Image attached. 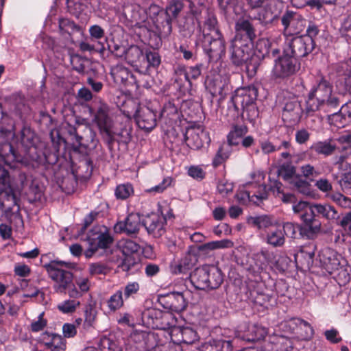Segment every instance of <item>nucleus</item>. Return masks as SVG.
<instances>
[{"mask_svg": "<svg viewBox=\"0 0 351 351\" xmlns=\"http://www.w3.org/2000/svg\"><path fill=\"white\" fill-rule=\"evenodd\" d=\"M339 106V99L335 93H332V86L320 77L316 80L308 93L304 111L307 115H311L321 108H337Z\"/></svg>", "mask_w": 351, "mask_h": 351, "instance_id": "obj_1", "label": "nucleus"}, {"mask_svg": "<svg viewBox=\"0 0 351 351\" xmlns=\"http://www.w3.org/2000/svg\"><path fill=\"white\" fill-rule=\"evenodd\" d=\"M300 69V64L295 58L287 53L274 60L271 76L274 80H285L295 74Z\"/></svg>", "mask_w": 351, "mask_h": 351, "instance_id": "obj_2", "label": "nucleus"}, {"mask_svg": "<svg viewBox=\"0 0 351 351\" xmlns=\"http://www.w3.org/2000/svg\"><path fill=\"white\" fill-rule=\"evenodd\" d=\"M254 259L255 266H252L249 270L255 277H259L262 272L267 271L268 269L274 271L282 270L277 255L268 250H261L254 254Z\"/></svg>", "mask_w": 351, "mask_h": 351, "instance_id": "obj_3", "label": "nucleus"}, {"mask_svg": "<svg viewBox=\"0 0 351 351\" xmlns=\"http://www.w3.org/2000/svg\"><path fill=\"white\" fill-rule=\"evenodd\" d=\"M63 264V262H51L45 266L49 276L55 282L53 289L58 293H65L73 278L70 271L60 267Z\"/></svg>", "mask_w": 351, "mask_h": 351, "instance_id": "obj_4", "label": "nucleus"}, {"mask_svg": "<svg viewBox=\"0 0 351 351\" xmlns=\"http://www.w3.org/2000/svg\"><path fill=\"white\" fill-rule=\"evenodd\" d=\"M112 241L106 227H95L87 236L89 247L85 252L86 256L90 257L98 248L108 247Z\"/></svg>", "mask_w": 351, "mask_h": 351, "instance_id": "obj_5", "label": "nucleus"}, {"mask_svg": "<svg viewBox=\"0 0 351 351\" xmlns=\"http://www.w3.org/2000/svg\"><path fill=\"white\" fill-rule=\"evenodd\" d=\"M253 47V43H250L248 40L245 42L239 38H233L230 47L232 63L238 66L247 63L252 56Z\"/></svg>", "mask_w": 351, "mask_h": 351, "instance_id": "obj_6", "label": "nucleus"}, {"mask_svg": "<svg viewBox=\"0 0 351 351\" xmlns=\"http://www.w3.org/2000/svg\"><path fill=\"white\" fill-rule=\"evenodd\" d=\"M278 173L280 178L291 184L300 193L310 194L309 183L296 175L294 166L289 163H284L278 168Z\"/></svg>", "mask_w": 351, "mask_h": 351, "instance_id": "obj_7", "label": "nucleus"}, {"mask_svg": "<svg viewBox=\"0 0 351 351\" xmlns=\"http://www.w3.org/2000/svg\"><path fill=\"white\" fill-rule=\"evenodd\" d=\"M213 274L212 286H216L219 282V275L217 271V267L214 265H204L195 269L191 276V282L193 286L197 289H208L209 282L208 274Z\"/></svg>", "mask_w": 351, "mask_h": 351, "instance_id": "obj_8", "label": "nucleus"}, {"mask_svg": "<svg viewBox=\"0 0 351 351\" xmlns=\"http://www.w3.org/2000/svg\"><path fill=\"white\" fill-rule=\"evenodd\" d=\"M315 47V42L308 37L304 36L293 37L285 48L287 53L293 58H302L310 53Z\"/></svg>", "mask_w": 351, "mask_h": 351, "instance_id": "obj_9", "label": "nucleus"}, {"mask_svg": "<svg viewBox=\"0 0 351 351\" xmlns=\"http://www.w3.org/2000/svg\"><path fill=\"white\" fill-rule=\"evenodd\" d=\"M89 112L93 117V122L97 125L100 132L109 136L112 127V119L109 116L108 106L100 101L95 108H89Z\"/></svg>", "mask_w": 351, "mask_h": 351, "instance_id": "obj_10", "label": "nucleus"}, {"mask_svg": "<svg viewBox=\"0 0 351 351\" xmlns=\"http://www.w3.org/2000/svg\"><path fill=\"white\" fill-rule=\"evenodd\" d=\"M257 94V89L254 86L237 88L232 97V101L237 107L240 106L243 110H250L255 112L254 102Z\"/></svg>", "mask_w": 351, "mask_h": 351, "instance_id": "obj_11", "label": "nucleus"}, {"mask_svg": "<svg viewBox=\"0 0 351 351\" xmlns=\"http://www.w3.org/2000/svg\"><path fill=\"white\" fill-rule=\"evenodd\" d=\"M202 45L210 62H217L225 55V41L221 34L206 37L205 39L202 40Z\"/></svg>", "mask_w": 351, "mask_h": 351, "instance_id": "obj_12", "label": "nucleus"}, {"mask_svg": "<svg viewBox=\"0 0 351 351\" xmlns=\"http://www.w3.org/2000/svg\"><path fill=\"white\" fill-rule=\"evenodd\" d=\"M315 210L313 204L306 212L300 215V219L303 223L300 228V234L306 238H313L320 230V223L315 219Z\"/></svg>", "mask_w": 351, "mask_h": 351, "instance_id": "obj_13", "label": "nucleus"}, {"mask_svg": "<svg viewBox=\"0 0 351 351\" xmlns=\"http://www.w3.org/2000/svg\"><path fill=\"white\" fill-rule=\"evenodd\" d=\"M184 139L187 145L193 149H199L210 141L208 133L199 125L187 128Z\"/></svg>", "mask_w": 351, "mask_h": 351, "instance_id": "obj_14", "label": "nucleus"}, {"mask_svg": "<svg viewBox=\"0 0 351 351\" xmlns=\"http://www.w3.org/2000/svg\"><path fill=\"white\" fill-rule=\"evenodd\" d=\"M134 119L138 128L146 131H151L156 125V112L146 106H138Z\"/></svg>", "mask_w": 351, "mask_h": 351, "instance_id": "obj_15", "label": "nucleus"}, {"mask_svg": "<svg viewBox=\"0 0 351 351\" xmlns=\"http://www.w3.org/2000/svg\"><path fill=\"white\" fill-rule=\"evenodd\" d=\"M285 331L298 335L300 339H307L313 334V328L306 321L300 318H292L281 324Z\"/></svg>", "mask_w": 351, "mask_h": 351, "instance_id": "obj_16", "label": "nucleus"}, {"mask_svg": "<svg viewBox=\"0 0 351 351\" xmlns=\"http://www.w3.org/2000/svg\"><path fill=\"white\" fill-rule=\"evenodd\" d=\"M282 23L285 34L291 36L299 34L304 29L306 21L301 16L288 12L282 16Z\"/></svg>", "mask_w": 351, "mask_h": 351, "instance_id": "obj_17", "label": "nucleus"}, {"mask_svg": "<svg viewBox=\"0 0 351 351\" xmlns=\"http://www.w3.org/2000/svg\"><path fill=\"white\" fill-rule=\"evenodd\" d=\"M141 227V217L138 213H130L123 221H118L114 227L117 233L128 235L136 234Z\"/></svg>", "mask_w": 351, "mask_h": 351, "instance_id": "obj_18", "label": "nucleus"}, {"mask_svg": "<svg viewBox=\"0 0 351 351\" xmlns=\"http://www.w3.org/2000/svg\"><path fill=\"white\" fill-rule=\"evenodd\" d=\"M166 219L163 215L152 213L147 215L143 221V225L149 234L154 237H160L164 232V225Z\"/></svg>", "mask_w": 351, "mask_h": 351, "instance_id": "obj_19", "label": "nucleus"}, {"mask_svg": "<svg viewBox=\"0 0 351 351\" xmlns=\"http://www.w3.org/2000/svg\"><path fill=\"white\" fill-rule=\"evenodd\" d=\"M250 177L252 182H249L247 184H254L255 188H257V191L247 192L249 199L256 197L257 199H264L267 197V193L265 186L263 184L264 180V174L263 171L256 170L251 173Z\"/></svg>", "mask_w": 351, "mask_h": 351, "instance_id": "obj_20", "label": "nucleus"}, {"mask_svg": "<svg viewBox=\"0 0 351 351\" xmlns=\"http://www.w3.org/2000/svg\"><path fill=\"white\" fill-rule=\"evenodd\" d=\"M236 35L234 38H239L242 41L250 40L253 43L256 37L254 29L247 20H239L235 25Z\"/></svg>", "mask_w": 351, "mask_h": 351, "instance_id": "obj_21", "label": "nucleus"}, {"mask_svg": "<svg viewBox=\"0 0 351 351\" xmlns=\"http://www.w3.org/2000/svg\"><path fill=\"white\" fill-rule=\"evenodd\" d=\"M41 340L51 351H65L66 341L60 335L45 332L42 335Z\"/></svg>", "mask_w": 351, "mask_h": 351, "instance_id": "obj_22", "label": "nucleus"}, {"mask_svg": "<svg viewBox=\"0 0 351 351\" xmlns=\"http://www.w3.org/2000/svg\"><path fill=\"white\" fill-rule=\"evenodd\" d=\"M125 58L127 62L133 67L138 68L145 66V56L142 49L136 45L130 47L125 51Z\"/></svg>", "mask_w": 351, "mask_h": 351, "instance_id": "obj_23", "label": "nucleus"}, {"mask_svg": "<svg viewBox=\"0 0 351 351\" xmlns=\"http://www.w3.org/2000/svg\"><path fill=\"white\" fill-rule=\"evenodd\" d=\"M264 7L258 13L259 20L264 23H271L276 19L279 14V10L276 6L275 0H266Z\"/></svg>", "mask_w": 351, "mask_h": 351, "instance_id": "obj_24", "label": "nucleus"}, {"mask_svg": "<svg viewBox=\"0 0 351 351\" xmlns=\"http://www.w3.org/2000/svg\"><path fill=\"white\" fill-rule=\"evenodd\" d=\"M188 294V291L169 293L167 295L168 302L170 303L169 308L176 312L184 311L187 306L186 297Z\"/></svg>", "mask_w": 351, "mask_h": 351, "instance_id": "obj_25", "label": "nucleus"}, {"mask_svg": "<svg viewBox=\"0 0 351 351\" xmlns=\"http://www.w3.org/2000/svg\"><path fill=\"white\" fill-rule=\"evenodd\" d=\"M266 242L273 247H281L285 242V237L280 226H276L267 230Z\"/></svg>", "mask_w": 351, "mask_h": 351, "instance_id": "obj_26", "label": "nucleus"}, {"mask_svg": "<svg viewBox=\"0 0 351 351\" xmlns=\"http://www.w3.org/2000/svg\"><path fill=\"white\" fill-rule=\"evenodd\" d=\"M75 283L76 287H73L68 291L69 297L72 298H79L82 297L84 293L88 291L90 287V282L87 277H75Z\"/></svg>", "mask_w": 351, "mask_h": 351, "instance_id": "obj_27", "label": "nucleus"}, {"mask_svg": "<svg viewBox=\"0 0 351 351\" xmlns=\"http://www.w3.org/2000/svg\"><path fill=\"white\" fill-rule=\"evenodd\" d=\"M217 19L215 16H208L203 26L200 27L202 32L203 39H205L206 37L216 36L221 34L217 27Z\"/></svg>", "mask_w": 351, "mask_h": 351, "instance_id": "obj_28", "label": "nucleus"}, {"mask_svg": "<svg viewBox=\"0 0 351 351\" xmlns=\"http://www.w3.org/2000/svg\"><path fill=\"white\" fill-rule=\"evenodd\" d=\"M259 145L262 153L269 155L282 149H289L290 143L287 141H282L279 145H276L268 139H265L259 141Z\"/></svg>", "mask_w": 351, "mask_h": 351, "instance_id": "obj_29", "label": "nucleus"}, {"mask_svg": "<svg viewBox=\"0 0 351 351\" xmlns=\"http://www.w3.org/2000/svg\"><path fill=\"white\" fill-rule=\"evenodd\" d=\"M232 344L230 341L213 340L205 343L202 351H231Z\"/></svg>", "mask_w": 351, "mask_h": 351, "instance_id": "obj_30", "label": "nucleus"}, {"mask_svg": "<svg viewBox=\"0 0 351 351\" xmlns=\"http://www.w3.org/2000/svg\"><path fill=\"white\" fill-rule=\"evenodd\" d=\"M313 206L317 215L328 220H334L338 217L337 211L330 204H315Z\"/></svg>", "mask_w": 351, "mask_h": 351, "instance_id": "obj_31", "label": "nucleus"}, {"mask_svg": "<svg viewBox=\"0 0 351 351\" xmlns=\"http://www.w3.org/2000/svg\"><path fill=\"white\" fill-rule=\"evenodd\" d=\"M247 132L245 125H235L227 136V141L230 145H238L241 142L242 137Z\"/></svg>", "mask_w": 351, "mask_h": 351, "instance_id": "obj_32", "label": "nucleus"}, {"mask_svg": "<svg viewBox=\"0 0 351 351\" xmlns=\"http://www.w3.org/2000/svg\"><path fill=\"white\" fill-rule=\"evenodd\" d=\"M300 111V104L295 98H293L285 103L282 117L285 119H295L298 117Z\"/></svg>", "mask_w": 351, "mask_h": 351, "instance_id": "obj_33", "label": "nucleus"}, {"mask_svg": "<svg viewBox=\"0 0 351 351\" xmlns=\"http://www.w3.org/2000/svg\"><path fill=\"white\" fill-rule=\"evenodd\" d=\"M336 147L331 141H324L315 143L311 146V149L318 154L329 156L334 152Z\"/></svg>", "mask_w": 351, "mask_h": 351, "instance_id": "obj_34", "label": "nucleus"}, {"mask_svg": "<svg viewBox=\"0 0 351 351\" xmlns=\"http://www.w3.org/2000/svg\"><path fill=\"white\" fill-rule=\"evenodd\" d=\"M315 245L313 243L303 246L300 250L295 254V260H304L309 265L313 263L315 256Z\"/></svg>", "mask_w": 351, "mask_h": 351, "instance_id": "obj_35", "label": "nucleus"}, {"mask_svg": "<svg viewBox=\"0 0 351 351\" xmlns=\"http://www.w3.org/2000/svg\"><path fill=\"white\" fill-rule=\"evenodd\" d=\"M218 3L224 14L229 16H232V13L238 15L241 10L237 0H218Z\"/></svg>", "mask_w": 351, "mask_h": 351, "instance_id": "obj_36", "label": "nucleus"}, {"mask_svg": "<svg viewBox=\"0 0 351 351\" xmlns=\"http://www.w3.org/2000/svg\"><path fill=\"white\" fill-rule=\"evenodd\" d=\"M124 296L123 295V291L118 290L113 295H112L108 300V306L112 311H115L121 308L124 303Z\"/></svg>", "mask_w": 351, "mask_h": 351, "instance_id": "obj_37", "label": "nucleus"}, {"mask_svg": "<svg viewBox=\"0 0 351 351\" xmlns=\"http://www.w3.org/2000/svg\"><path fill=\"white\" fill-rule=\"evenodd\" d=\"M252 223L259 229H267L274 228L277 225V222L267 215H263L254 217L252 219Z\"/></svg>", "mask_w": 351, "mask_h": 351, "instance_id": "obj_38", "label": "nucleus"}, {"mask_svg": "<svg viewBox=\"0 0 351 351\" xmlns=\"http://www.w3.org/2000/svg\"><path fill=\"white\" fill-rule=\"evenodd\" d=\"M195 262V257L191 253H188L181 258L178 264L176 265L174 272L175 273H184L186 270L189 269Z\"/></svg>", "mask_w": 351, "mask_h": 351, "instance_id": "obj_39", "label": "nucleus"}, {"mask_svg": "<svg viewBox=\"0 0 351 351\" xmlns=\"http://www.w3.org/2000/svg\"><path fill=\"white\" fill-rule=\"evenodd\" d=\"M229 75H225L220 80L216 78L215 80L213 94H218L221 96L226 95L227 92L229 90Z\"/></svg>", "mask_w": 351, "mask_h": 351, "instance_id": "obj_40", "label": "nucleus"}, {"mask_svg": "<svg viewBox=\"0 0 351 351\" xmlns=\"http://www.w3.org/2000/svg\"><path fill=\"white\" fill-rule=\"evenodd\" d=\"M179 333L182 337L181 342L186 344L193 343L198 338L197 332L190 327L180 328Z\"/></svg>", "mask_w": 351, "mask_h": 351, "instance_id": "obj_41", "label": "nucleus"}, {"mask_svg": "<svg viewBox=\"0 0 351 351\" xmlns=\"http://www.w3.org/2000/svg\"><path fill=\"white\" fill-rule=\"evenodd\" d=\"M119 247L122 252L125 256H130L131 254L138 252L140 249V246L134 241L127 239L120 241Z\"/></svg>", "mask_w": 351, "mask_h": 351, "instance_id": "obj_42", "label": "nucleus"}, {"mask_svg": "<svg viewBox=\"0 0 351 351\" xmlns=\"http://www.w3.org/2000/svg\"><path fill=\"white\" fill-rule=\"evenodd\" d=\"M183 8V3L180 1L171 2L166 8V14L168 16L167 23H171L172 19H176Z\"/></svg>", "mask_w": 351, "mask_h": 351, "instance_id": "obj_43", "label": "nucleus"}, {"mask_svg": "<svg viewBox=\"0 0 351 351\" xmlns=\"http://www.w3.org/2000/svg\"><path fill=\"white\" fill-rule=\"evenodd\" d=\"M80 306V302L77 300H66L59 303L57 308L60 312L67 314L73 313Z\"/></svg>", "mask_w": 351, "mask_h": 351, "instance_id": "obj_44", "label": "nucleus"}, {"mask_svg": "<svg viewBox=\"0 0 351 351\" xmlns=\"http://www.w3.org/2000/svg\"><path fill=\"white\" fill-rule=\"evenodd\" d=\"M233 242L229 239H223L205 243L203 249L205 250H214L217 249L230 248L233 247Z\"/></svg>", "mask_w": 351, "mask_h": 351, "instance_id": "obj_45", "label": "nucleus"}, {"mask_svg": "<svg viewBox=\"0 0 351 351\" xmlns=\"http://www.w3.org/2000/svg\"><path fill=\"white\" fill-rule=\"evenodd\" d=\"M328 121L330 125L341 128L344 127L348 120L339 111L334 112L328 116Z\"/></svg>", "mask_w": 351, "mask_h": 351, "instance_id": "obj_46", "label": "nucleus"}, {"mask_svg": "<svg viewBox=\"0 0 351 351\" xmlns=\"http://www.w3.org/2000/svg\"><path fill=\"white\" fill-rule=\"evenodd\" d=\"M133 193V187L131 184H124L117 186L115 195L117 198L125 199Z\"/></svg>", "mask_w": 351, "mask_h": 351, "instance_id": "obj_47", "label": "nucleus"}, {"mask_svg": "<svg viewBox=\"0 0 351 351\" xmlns=\"http://www.w3.org/2000/svg\"><path fill=\"white\" fill-rule=\"evenodd\" d=\"M252 332V336L247 338V340L254 341L263 339L267 335V330L264 327L254 325L250 328Z\"/></svg>", "mask_w": 351, "mask_h": 351, "instance_id": "obj_48", "label": "nucleus"}, {"mask_svg": "<svg viewBox=\"0 0 351 351\" xmlns=\"http://www.w3.org/2000/svg\"><path fill=\"white\" fill-rule=\"evenodd\" d=\"M145 56V66L143 67L149 68L150 66H158L160 63V58L156 52H146Z\"/></svg>", "mask_w": 351, "mask_h": 351, "instance_id": "obj_49", "label": "nucleus"}, {"mask_svg": "<svg viewBox=\"0 0 351 351\" xmlns=\"http://www.w3.org/2000/svg\"><path fill=\"white\" fill-rule=\"evenodd\" d=\"M187 173L189 176L197 180L204 179L206 175L202 167L197 165H192L189 167L188 168Z\"/></svg>", "mask_w": 351, "mask_h": 351, "instance_id": "obj_50", "label": "nucleus"}, {"mask_svg": "<svg viewBox=\"0 0 351 351\" xmlns=\"http://www.w3.org/2000/svg\"><path fill=\"white\" fill-rule=\"evenodd\" d=\"M340 33L348 40H351V13L343 20L340 28Z\"/></svg>", "mask_w": 351, "mask_h": 351, "instance_id": "obj_51", "label": "nucleus"}, {"mask_svg": "<svg viewBox=\"0 0 351 351\" xmlns=\"http://www.w3.org/2000/svg\"><path fill=\"white\" fill-rule=\"evenodd\" d=\"M339 184L342 190L347 194H351V172L343 174L339 180Z\"/></svg>", "mask_w": 351, "mask_h": 351, "instance_id": "obj_52", "label": "nucleus"}, {"mask_svg": "<svg viewBox=\"0 0 351 351\" xmlns=\"http://www.w3.org/2000/svg\"><path fill=\"white\" fill-rule=\"evenodd\" d=\"M300 226L295 223L287 222L283 224L282 230L284 232V235L286 234L291 238H295L298 231H300Z\"/></svg>", "mask_w": 351, "mask_h": 351, "instance_id": "obj_53", "label": "nucleus"}, {"mask_svg": "<svg viewBox=\"0 0 351 351\" xmlns=\"http://www.w3.org/2000/svg\"><path fill=\"white\" fill-rule=\"evenodd\" d=\"M108 271V267L103 263H95L89 265V272L91 275L106 274Z\"/></svg>", "mask_w": 351, "mask_h": 351, "instance_id": "obj_54", "label": "nucleus"}, {"mask_svg": "<svg viewBox=\"0 0 351 351\" xmlns=\"http://www.w3.org/2000/svg\"><path fill=\"white\" fill-rule=\"evenodd\" d=\"M293 5L297 8H304L308 5L311 8L320 9V4L317 0H291Z\"/></svg>", "mask_w": 351, "mask_h": 351, "instance_id": "obj_55", "label": "nucleus"}, {"mask_svg": "<svg viewBox=\"0 0 351 351\" xmlns=\"http://www.w3.org/2000/svg\"><path fill=\"white\" fill-rule=\"evenodd\" d=\"M139 290V285L136 282L128 283L124 288L123 295L125 300H127L130 296L136 294Z\"/></svg>", "mask_w": 351, "mask_h": 351, "instance_id": "obj_56", "label": "nucleus"}, {"mask_svg": "<svg viewBox=\"0 0 351 351\" xmlns=\"http://www.w3.org/2000/svg\"><path fill=\"white\" fill-rule=\"evenodd\" d=\"M171 179L169 177L163 179L161 183L154 187H152L147 190L149 193H160L163 192L168 186L171 185Z\"/></svg>", "mask_w": 351, "mask_h": 351, "instance_id": "obj_57", "label": "nucleus"}, {"mask_svg": "<svg viewBox=\"0 0 351 351\" xmlns=\"http://www.w3.org/2000/svg\"><path fill=\"white\" fill-rule=\"evenodd\" d=\"M332 199L337 204L344 208L351 207V200L341 193L333 194L331 196Z\"/></svg>", "mask_w": 351, "mask_h": 351, "instance_id": "obj_58", "label": "nucleus"}, {"mask_svg": "<svg viewBox=\"0 0 351 351\" xmlns=\"http://www.w3.org/2000/svg\"><path fill=\"white\" fill-rule=\"evenodd\" d=\"M233 190V184L226 180H221L217 184V191L222 195H226Z\"/></svg>", "mask_w": 351, "mask_h": 351, "instance_id": "obj_59", "label": "nucleus"}, {"mask_svg": "<svg viewBox=\"0 0 351 351\" xmlns=\"http://www.w3.org/2000/svg\"><path fill=\"white\" fill-rule=\"evenodd\" d=\"M307 202L299 201L295 202L292 206V209L294 213L298 214L300 216L302 213H304L311 206Z\"/></svg>", "mask_w": 351, "mask_h": 351, "instance_id": "obj_60", "label": "nucleus"}, {"mask_svg": "<svg viewBox=\"0 0 351 351\" xmlns=\"http://www.w3.org/2000/svg\"><path fill=\"white\" fill-rule=\"evenodd\" d=\"M324 264L325 265L326 269L330 274L337 270L340 265L339 260L335 258H328V261H324Z\"/></svg>", "mask_w": 351, "mask_h": 351, "instance_id": "obj_61", "label": "nucleus"}, {"mask_svg": "<svg viewBox=\"0 0 351 351\" xmlns=\"http://www.w3.org/2000/svg\"><path fill=\"white\" fill-rule=\"evenodd\" d=\"M278 197L285 204H291L292 206L295 203L297 199L295 196L291 193H285L280 191V188L277 189Z\"/></svg>", "mask_w": 351, "mask_h": 351, "instance_id": "obj_62", "label": "nucleus"}, {"mask_svg": "<svg viewBox=\"0 0 351 351\" xmlns=\"http://www.w3.org/2000/svg\"><path fill=\"white\" fill-rule=\"evenodd\" d=\"M89 33L93 39H101L104 36V30L100 26L94 25L90 27Z\"/></svg>", "mask_w": 351, "mask_h": 351, "instance_id": "obj_63", "label": "nucleus"}, {"mask_svg": "<svg viewBox=\"0 0 351 351\" xmlns=\"http://www.w3.org/2000/svg\"><path fill=\"white\" fill-rule=\"evenodd\" d=\"M177 113V108L171 103L166 104L161 111L162 117H170Z\"/></svg>", "mask_w": 351, "mask_h": 351, "instance_id": "obj_64", "label": "nucleus"}]
</instances>
